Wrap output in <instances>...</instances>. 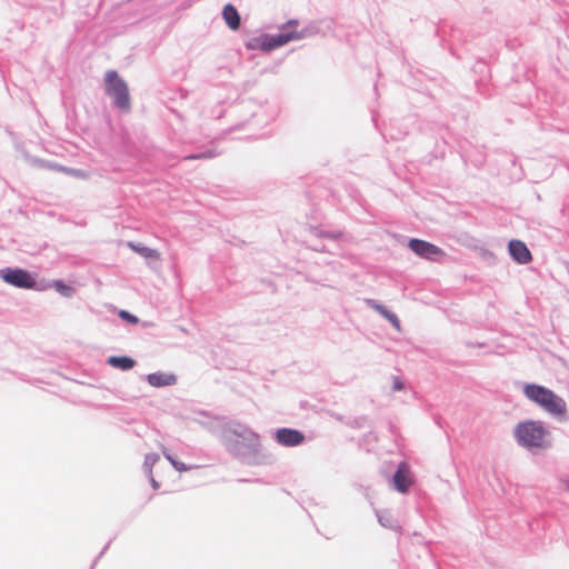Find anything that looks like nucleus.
Wrapping results in <instances>:
<instances>
[{
    "instance_id": "34",
    "label": "nucleus",
    "mask_w": 569,
    "mask_h": 569,
    "mask_svg": "<svg viewBox=\"0 0 569 569\" xmlns=\"http://www.w3.org/2000/svg\"><path fill=\"white\" fill-rule=\"evenodd\" d=\"M180 91H181V97L182 98H186L188 96V91L187 90L181 89Z\"/></svg>"
},
{
    "instance_id": "14",
    "label": "nucleus",
    "mask_w": 569,
    "mask_h": 569,
    "mask_svg": "<svg viewBox=\"0 0 569 569\" xmlns=\"http://www.w3.org/2000/svg\"><path fill=\"white\" fill-rule=\"evenodd\" d=\"M366 306L375 311H377L383 319H386L392 328L397 331H401V322L398 316L388 309L383 303L379 302L376 299H365Z\"/></svg>"
},
{
    "instance_id": "2",
    "label": "nucleus",
    "mask_w": 569,
    "mask_h": 569,
    "mask_svg": "<svg viewBox=\"0 0 569 569\" xmlns=\"http://www.w3.org/2000/svg\"><path fill=\"white\" fill-rule=\"evenodd\" d=\"M523 396L558 421H565L567 417V403L562 397L546 386L536 382H526L522 386Z\"/></svg>"
},
{
    "instance_id": "30",
    "label": "nucleus",
    "mask_w": 569,
    "mask_h": 569,
    "mask_svg": "<svg viewBox=\"0 0 569 569\" xmlns=\"http://www.w3.org/2000/svg\"><path fill=\"white\" fill-rule=\"evenodd\" d=\"M405 389V382L399 377H393L392 380V390L393 391H401Z\"/></svg>"
},
{
    "instance_id": "32",
    "label": "nucleus",
    "mask_w": 569,
    "mask_h": 569,
    "mask_svg": "<svg viewBox=\"0 0 569 569\" xmlns=\"http://www.w3.org/2000/svg\"><path fill=\"white\" fill-rule=\"evenodd\" d=\"M199 415H200V416H202V417H204V418H210V413H209V411H206V410H200V411H199Z\"/></svg>"
},
{
    "instance_id": "18",
    "label": "nucleus",
    "mask_w": 569,
    "mask_h": 569,
    "mask_svg": "<svg viewBox=\"0 0 569 569\" xmlns=\"http://www.w3.org/2000/svg\"><path fill=\"white\" fill-rule=\"evenodd\" d=\"M221 16L230 30L237 31L240 29L241 16L236 6H233L232 3H226L222 8Z\"/></svg>"
},
{
    "instance_id": "28",
    "label": "nucleus",
    "mask_w": 569,
    "mask_h": 569,
    "mask_svg": "<svg viewBox=\"0 0 569 569\" xmlns=\"http://www.w3.org/2000/svg\"><path fill=\"white\" fill-rule=\"evenodd\" d=\"M112 540H109L104 547L101 549V551L98 553V556L93 559L91 566L89 569H94L98 561L102 558V556L107 552V550L109 549L110 545H111Z\"/></svg>"
},
{
    "instance_id": "39",
    "label": "nucleus",
    "mask_w": 569,
    "mask_h": 569,
    "mask_svg": "<svg viewBox=\"0 0 569 569\" xmlns=\"http://www.w3.org/2000/svg\"><path fill=\"white\" fill-rule=\"evenodd\" d=\"M450 53H451L452 56H456V53H455V51H453L452 49H450Z\"/></svg>"
},
{
    "instance_id": "6",
    "label": "nucleus",
    "mask_w": 569,
    "mask_h": 569,
    "mask_svg": "<svg viewBox=\"0 0 569 569\" xmlns=\"http://www.w3.org/2000/svg\"><path fill=\"white\" fill-rule=\"evenodd\" d=\"M407 247L416 256L428 261L440 262L446 257L440 247L420 238H409Z\"/></svg>"
},
{
    "instance_id": "20",
    "label": "nucleus",
    "mask_w": 569,
    "mask_h": 569,
    "mask_svg": "<svg viewBox=\"0 0 569 569\" xmlns=\"http://www.w3.org/2000/svg\"><path fill=\"white\" fill-rule=\"evenodd\" d=\"M106 363L114 369H119L121 371H129L137 365V361L130 356L121 355L109 356L106 360Z\"/></svg>"
},
{
    "instance_id": "22",
    "label": "nucleus",
    "mask_w": 569,
    "mask_h": 569,
    "mask_svg": "<svg viewBox=\"0 0 569 569\" xmlns=\"http://www.w3.org/2000/svg\"><path fill=\"white\" fill-rule=\"evenodd\" d=\"M128 246L136 253L140 254L141 257H143L146 259H154V260H159L160 259V253L158 252V250H156L153 248H150V247H147V246H144L141 242L129 241Z\"/></svg>"
},
{
    "instance_id": "35",
    "label": "nucleus",
    "mask_w": 569,
    "mask_h": 569,
    "mask_svg": "<svg viewBox=\"0 0 569 569\" xmlns=\"http://www.w3.org/2000/svg\"><path fill=\"white\" fill-rule=\"evenodd\" d=\"M79 1V6H87L88 2L86 0H78Z\"/></svg>"
},
{
    "instance_id": "37",
    "label": "nucleus",
    "mask_w": 569,
    "mask_h": 569,
    "mask_svg": "<svg viewBox=\"0 0 569 569\" xmlns=\"http://www.w3.org/2000/svg\"><path fill=\"white\" fill-rule=\"evenodd\" d=\"M390 431L393 433L395 432V426L393 425H390Z\"/></svg>"
},
{
    "instance_id": "33",
    "label": "nucleus",
    "mask_w": 569,
    "mask_h": 569,
    "mask_svg": "<svg viewBox=\"0 0 569 569\" xmlns=\"http://www.w3.org/2000/svg\"><path fill=\"white\" fill-rule=\"evenodd\" d=\"M240 481H241V482H250L251 480H249V479H241ZM252 481H253V482H262V480H261V479H259V478H257V479H254V480H252Z\"/></svg>"
},
{
    "instance_id": "4",
    "label": "nucleus",
    "mask_w": 569,
    "mask_h": 569,
    "mask_svg": "<svg viewBox=\"0 0 569 569\" xmlns=\"http://www.w3.org/2000/svg\"><path fill=\"white\" fill-rule=\"evenodd\" d=\"M104 91L112 99V106L122 113L131 111V97L128 83L118 71L108 70L104 74Z\"/></svg>"
},
{
    "instance_id": "5",
    "label": "nucleus",
    "mask_w": 569,
    "mask_h": 569,
    "mask_svg": "<svg viewBox=\"0 0 569 569\" xmlns=\"http://www.w3.org/2000/svg\"><path fill=\"white\" fill-rule=\"evenodd\" d=\"M0 279L14 288L44 291L46 286L41 284L38 273L21 267H4L0 269Z\"/></svg>"
},
{
    "instance_id": "17",
    "label": "nucleus",
    "mask_w": 569,
    "mask_h": 569,
    "mask_svg": "<svg viewBox=\"0 0 569 569\" xmlns=\"http://www.w3.org/2000/svg\"><path fill=\"white\" fill-rule=\"evenodd\" d=\"M41 284L46 286V290L51 288L54 289L60 296L64 298H71L77 292V289L71 283L66 282L63 279L47 280L41 278Z\"/></svg>"
},
{
    "instance_id": "38",
    "label": "nucleus",
    "mask_w": 569,
    "mask_h": 569,
    "mask_svg": "<svg viewBox=\"0 0 569 569\" xmlns=\"http://www.w3.org/2000/svg\"><path fill=\"white\" fill-rule=\"evenodd\" d=\"M331 29V22H328L327 23V30H330Z\"/></svg>"
},
{
    "instance_id": "19",
    "label": "nucleus",
    "mask_w": 569,
    "mask_h": 569,
    "mask_svg": "<svg viewBox=\"0 0 569 569\" xmlns=\"http://www.w3.org/2000/svg\"><path fill=\"white\" fill-rule=\"evenodd\" d=\"M247 50H260L263 52H271L272 46L269 33H261L260 36L252 37L244 42Z\"/></svg>"
},
{
    "instance_id": "27",
    "label": "nucleus",
    "mask_w": 569,
    "mask_h": 569,
    "mask_svg": "<svg viewBox=\"0 0 569 569\" xmlns=\"http://www.w3.org/2000/svg\"><path fill=\"white\" fill-rule=\"evenodd\" d=\"M216 154L212 150H206V151H202V152H199V153H193V154H190L188 157H186V159H189V160H196V159H210V158H213Z\"/></svg>"
},
{
    "instance_id": "24",
    "label": "nucleus",
    "mask_w": 569,
    "mask_h": 569,
    "mask_svg": "<svg viewBox=\"0 0 569 569\" xmlns=\"http://www.w3.org/2000/svg\"><path fill=\"white\" fill-rule=\"evenodd\" d=\"M164 458L170 462V465L179 472L191 470L196 468V466L187 465L180 460H178L171 452L168 450H163Z\"/></svg>"
},
{
    "instance_id": "26",
    "label": "nucleus",
    "mask_w": 569,
    "mask_h": 569,
    "mask_svg": "<svg viewBox=\"0 0 569 569\" xmlns=\"http://www.w3.org/2000/svg\"><path fill=\"white\" fill-rule=\"evenodd\" d=\"M118 317L128 325L136 326L140 322V319L136 315L124 309L118 310Z\"/></svg>"
},
{
    "instance_id": "1",
    "label": "nucleus",
    "mask_w": 569,
    "mask_h": 569,
    "mask_svg": "<svg viewBox=\"0 0 569 569\" xmlns=\"http://www.w3.org/2000/svg\"><path fill=\"white\" fill-rule=\"evenodd\" d=\"M220 432V443L239 462L247 466H269L274 456L267 451L260 441V435L246 423L230 419Z\"/></svg>"
},
{
    "instance_id": "8",
    "label": "nucleus",
    "mask_w": 569,
    "mask_h": 569,
    "mask_svg": "<svg viewBox=\"0 0 569 569\" xmlns=\"http://www.w3.org/2000/svg\"><path fill=\"white\" fill-rule=\"evenodd\" d=\"M309 232L316 238L315 242L309 244V248L317 252H330V250L325 243L321 242V240L328 239L331 241H338L345 234V232L340 229L327 230L320 226H310Z\"/></svg>"
},
{
    "instance_id": "3",
    "label": "nucleus",
    "mask_w": 569,
    "mask_h": 569,
    "mask_svg": "<svg viewBox=\"0 0 569 569\" xmlns=\"http://www.w3.org/2000/svg\"><path fill=\"white\" fill-rule=\"evenodd\" d=\"M512 435L517 445L528 451L546 450L551 446L547 439L550 432L541 420L519 421L515 426Z\"/></svg>"
},
{
    "instance_id": "10",
    "label": "nucleus",
    "mask_w": 569,
    "mask_h": 569,
    "mask_svg": "<svg viewBox=\"0 0 569 569\" xmlns=\"http://www.w3.org/2000/svg\"><path fill=\"white\" fill-rule=\"evenodd\" d=\"M244 108L250 112V121L256 126L268 124L270 121L274 120L278 113L276 107H273L270 112H267L266 106L257 103V101L253 99H249L247 102H244Z\"/></svg>"
},
{
    "instance_id": "11",
    "label": "nucleus",
    "mask_w": 569,
    "mask_h": 569,
    "mask_svg": "<svg viewBox=\"0 0 569 569\" xmlns=\"http://www.w3.org/2000/svg\"><path fill=\"white\" fill-rule=\"evenodd\" d=\"M299 24L300 22L298 19H289L288 21L279 26L278 33H269L272 50H276L291 41H295L293 27H299Z\"/></svg>"
},
{
    "instance_id": "9",
    "label": "nucleus",
    "mask_w": 569,
    "mask_h": 569,
    "mask_svg": "<svg viewBox=\"0 0 569 569\" xmlns=\"http://www.w3.org/2000/svg\"><path fill=\"white\" fill-rule=\"evenodd\" d=\"M410 466L407 461H400L391 477V486L399 493H408L413 485Z\"/></svg>"
},
{
    "instance_id": "16",
    "label": "nucleus",
    "mask_w": 569,
    "mask_h": 569,
    "mask_svg": "<svg viewBox=\"0 0 569 569\" xmlns=\"http://www.w3.org/2000/svg\"><path fill=\"white\" fill-rule=\"evenodd\" d=\"M325 21H309L306 26H303L301 29H298V27H293V36L295 40H301L311 38L318 34H326V30L322 29V24Z\"/></svg>"
},
{
    "instance_id": "36",
    "label": "nucleus",
    "mask_w": 569,
    "mask_h": 569,
    "mask_svg": "<svg viewBox=\"0 0 569 569\" xmlns=\"http://www.w3.org/2000/svg\"><path fill=\"white\" fill-rule=\"evenodd\" d=\"M566 490H567V492L569 493V480H568V481H567V483H566Z\"/></svg>"
},
{
    "instance_id": "7",
    "label": "nucleus",
    "mask_w": 569,
    "mask_h": 569,
    "mask_svg": "<svg viewBox=\"0 0 569 569\" xmlns=\"http://www.w3.org/2000/svg\"><path fill=\"white\" fill-rule=\"evenodd\" d=\"M271 438L276 443L286 448L299 447L307 440L303 431L291 427H280L272 430Z\"/></svg>"
},
{
    "instance_id": "12",
    "label": "nucleus",
    "mask_w": 569,
    "mask_h": 569,
    "mask_svg": "<svg viewBox=\"0 0 569 569\" xmlns=\"http://www.w3.org/2000/svg\"><path fill=\"white\" fill-rule=\"evenodd\" d=\"M508 253L510 258L518 264H527L532 261V253L525 241L520 239H511L508 242Z\"/></svg>"
},
{
    "instance_id": "13",
    "label": "nucleus",
    "mask_w": 569,
    "mask_h": 569,
    "mask_svg": "<svg viewBox=\"0 0 569 569\" xmlns=\"http://www.w3.org/2000/svg\"><path fill=\"white\" fill-rule=\"evenodd\" d=\"M24 157L32 166H36L38 168H47V169H53V170H58V171H68L77 178H87L88 177V173L82 169L66 168L60 164L50 162L48 160L40 159L38 157H32L28 153H26Z\"/></svg>"
},
{
    "instance_id": "29",
    "label": "nucleus",
    "mask_w": 569,
    "mask_h": 569,
    "mask_svg": "<svg viewBox=\"0 0 569 569\" xmlns=\"http://www.w3.org/2000/svg\"><path fill=\"white\" fill-rule=\"evenodd\" d=\"M473 70H475V71H479V72H481V73L488 72L487 63H486L482 59H479V60H477V62L475 63V66H473Z\"/></svg>"
},
{
    "instance_id": "31",
    "label": "nucleus",
    "mask_w": 569,
    "mask_h": 569,
    "mask_svg": "<svg viewBox=\"0 0 569 569\" xmlns=\"http://www.w3.org/2000/svg\"><path fill=\"white\" fill-rule=\"evenodd\" d=\"M148 478H149V482H150V486L152 487V489L157 490L160 488V482L154 479L152 473H151V476H148Z\"/></svg>"
},
{
    "instance_id": "23",
    "label": "nucleus",
    "mask_w": 569,
    "mask_h": 569,
    "mask_svg": "<svg viewBox=\"0 0 569 569\" xmlns=\"http://www.w3.org/2000/svg\"><path fill=\"white\" fill-rule=\"evenodd\" d=\"M228 420L229 419H226V418L220 419L217 417L214 419H209V420H203V421L199 420L198 422L220 440V432H218L217 430L220 428H223L226 426V421H228Z\"/></svg>"
},
{
    "instance_id": "15",
    "label": "nucleus",
    "mask_w": 569,
    "mask_h": 569,
    "mask_svg": "<svg viewBox=\"0 0 569 569\" xmlns=\"http://www.w3.org/2000/svg\"><path fill=\"white\" fill-rule=\"evenodd\" d=\"M144 379L154 388H164L177 383V376L174 373L163 371L148 373Z\"/></svg>"
},
{
    "instance_id": "21",
    "label": "nucleus",
    "mask_w": 569,
    "mask_h": 569,
    "mask_svg": "<svg viewBox=\"0 0 569 569\" xmlns=\"http://www.w3.org/2000/svg\"><path fill=\"white\" fill-rule=\"evenodd\" d=\"M375 512L377 520L381 527L393 531H398L401 529L398 520L393 517L390 510H376Z\"/></svg>"
},
{
    "instance_id": "25",
    "label": "nucleus",
    "mask_w": 569,
    "mask_h": 569,
    "mask_svg": "<svg viewBox=\"0 0 569 569\" xmlns=\"http://www.w3.org/2000/svg\"><path fill=\"white\" fill-rule=\"evenodd\" d=\"M160 456L156 452L147 453L143 460V469L147 476H151L153 466L159 461Z\"/></svg>"
}]
</instances>
